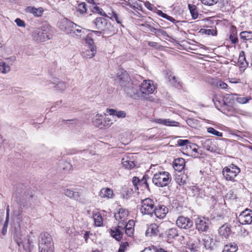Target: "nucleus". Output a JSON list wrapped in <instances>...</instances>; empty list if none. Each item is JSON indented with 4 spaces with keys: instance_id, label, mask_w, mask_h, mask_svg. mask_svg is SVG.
Here are the masks:
<instances>
[{
    "instance_id": "obj_60",
    "label": "nucleus",
    "mask_w": 252,
    "mask_h": 252,
    "mask_svg": "<svg viewBox=\"0 0 252 252\" xmlns=\"http://www.w3.org/2000/svg\"><path fill=\"white\" fill-rule=\"evenodd\" d=\"M140 179L136 177H134L132 179V183L136 189H138V186L139 184Z\"/></svg>"
},
{
    "instance_id": "obj_61",
    "label": "nucleus",
    "mask_w": 252,
    "mask_h": 252,
    "mask_svg": "<svg viewBox=\"0 0 252 252\" xmlns=\"http://www.w3.org/2000/svg\"><path fill=\"white\" fill-rule=\"evenodd\" d=\"M14 241L17 243V244L18 245V246L19 247H20L21 246V244L22 243V242L21 238L18 237L17 234L14 235Z\"/></svg>"
},
{
    "instance_id": "obj_48",
    "label": "nucleus",
    "mask_w": 252,
    "mask_h": 252,
    "mask_svg": "<svg viewBox=\"0 0 252 252\" xmlns=\"http://www.w3.org/2000/svg\"><path fill=\"white\" fill-rule=\"evenodd\" d=\"M85 42L87 45V47L89 48H92V47H96V46L94 45L93 39L88 36L85 39Z\"/></svg>"
},
{
    "instance_id": "obj_58",
    "label": "nucleus",
    "mask_w": 252,
    "mask_h": 252,
    "mask_svg": "<svg viewBox=\"0 0 252 252\" xmlns=\"http://www.w3.org/2000/svg\"><path fill=\"white\" fill-rule=\"evenodd\" d=\"M141 252H158V249L154 246L145 248Z\"/></svg>"
},
{
    "instance_id": "obj_41",
    "label": "nucleus",
    "mask_w": 252,
    "mask_h": 252,
    "mask_svg": "<svg viewBox=\"0 0 252 252\" xmlns=\"http://www.w3.org/2000/svg\"><path fill=\"white\" fill-rule=\"evenodd\" d=\"M148 179V177L147 175H145L143 176L142 179L140 180L139 186H141L142 187L147 189L148 190L149 189V185L147 183V179Z\"/></svg>"
},
{
    "instance_id": "obj_53",
    "label": "nucleus",
    "mask_w": 252,
    "mask_h": 252,
    "mask_svg": "<svg viewBox=\"0 0 252 252\" xmlns=\"http://www.w3.org/2000/svg\"><path fill=\"white\" fill-rule=\"evenodd\" d=\"M158 16H160L162 17L165 18L171 22L175 21V20L172 17H170L167 15L166 14L163 13L162 11L159 10H158Z\"/></svg>"
},
{
    "instance_id": "obj_3",
    "label": "nucleus",
    "mask_w": 252,
    "mask_h": 252,
    "mask_svg": "<svg viewBox=\"0 0 252 252\" xmlns=\"http://www.w3.org/2000/svg\"><path fill=\"white\" fill-rule=\"evenodd\" d=\"M39 252H54V246L51 235L47 232L40 235Z\"/></svg>"
},
{
    "instance_id": "obj_16",
    "label": "nucleus",
    "mask_w": 252,
    "mask_h": 252,
    "mask_svg": "<svg viewBox=\"0 0 252 252\" xmlns=\"http://www.w3.org/2000/svg\"><path fill=\"white\" fill-rule=\"evenodd\" d=\"M226 94L222 98L221 96L219 95H215L213 97V101L215 105V107L219 110H220L221 108L225 105L226 103H228V100H230V98H226Z\"/></svg>"
},
{
    "instance_id": "obj_27",
    "label": "nucleus",
    "mask_w": 252,
    "mask_h": 252,
    "mask_svg": "<svg viewBox=\"0 0 252 252\" xmlns=\"http://www.w3.org/2000/svg\"><path fill=\"white\" fill-rule=\"evenodd\" d=\"M107 112L110 115L116 116L118 118H124L126 117V113L124 111H117L113 109H107Z\"/></svg>"
},
{
    "instance_id": "obj_52",
    "label": "nucleus",
    "mask_w": 252,
    "mask_h": 252,
    "mask_svg": "<svg viewBox=\"0 0 252 252\" xmlns=\"http://www.w3.org/2000/svg\"><path fill=\"white\" fill-rule=\"evenodd\" d=\"M219 0H201V2L207 5H213L218 2Z\"/></svg>"
},
{
    "instance_id": "obj_26",
    "label": "nucleus",
    "mask_w": 252,
    "mask_h": 252,
    "mask_svg": "<svg viewBox=\"0 0 252 252\" xmlns=\"http://www.w3.org/2000/svg\"><path fill=\"white\" fill-rule=\"evenodd\" d=\"M93 217L95 226L100 227L103 226V219L101 215L99 212L94 213Z\"/></svg>"
},
{
    "instance_id": "obj_28",
    "label": "nucleus",
    "mask_w": 252,
    "mask_h": 252,
    "mask_svg": "<svg viewBox=\"0 0 252 252\" xmlns=\"http://www.w3.org/2000/svg\"><path fill=\"white\" fill-rule=\"evenodd\" d=\"M96 53V47H92V48H87L83 52V55L86 58H92L94 56Z\"/></svg>"
},
{
    "instance_id": "obj_7",
    "label": "nucleus",
    "mask_w": 252,
    "mask_h": 252,
    "mask_svg": "<svg viewBox=\"0 0 252 252\" xmlns=\"http://www.w3.org/2000/svg\"><path fill=\"white\" fill-rule=\"evenodd\" d=\"M196 229L199 232H207L211 223L208 218L199 217L195 220Z\"/></svg>"
},
{
    "instance_id": "obj_23",
    "label": "nucleus",
    "mask_w": 252,
    "mask_h": 252,
    "mask_svg": "<svg viewBox=\"0 0 252 252\" xmlns=\"http://www.w3.org/2000/svg\"><path fill=\"white\" fill-rule=\"evenodd\" d=\"M158 233V225L156 223H153L150 225L146 231V236L147 237L156 236Z\"/></svg>"
},
{
    "instance_id": "obj_54",
    "label": "nucleus",
    "mask_w": 252,
    "mask_h": 252,
    "mask_svg": "<svg viewBox=\"0 0 252 252\" xmlns=\"http://www.w3.org/2000/svg\"><path fill=\"white\" fill-rule=\"evenodd\" d=\"M213 242V239L212 238H209L207 239H205L204 240V246L207 249H209L212 247L211 243Z\"/></svg>"
},
{
    "instance_id": "obj_63",
    "label": "nucleus",
    "mask_w": 252,
    "mask_h": 252,
    "mask_svg": "<svg viewBox=\"0 0 252 252\" xmlns=\"http://www.w3.org/2000/svg\"><path fill=\"white\" fill-rule=\"evenodd\" d=\"M91 235L90 231H85L84 235V238L85 239V242L86 243H88V240L89 238L90 235Z\"/></svg>"
},
{
    "instance_id": "obj_5",
    "label": "nucleus",
    "mask_w": 252,
    "mask_h": 252,
    "mask_svg": "<svg viewBox=\"0 0 252 252\" xmlns=\"http://www.w3.org/2000/svg\"><path fill=\"white\" fill-rule=\"evenodd\" d=\"M140 211L143 214L149 215L152 216L154 214L156 217H158L154 201L149 198L142 200Z\"/></svg>"
},
{
    "instance_id": "obj_36",
    "label": "nucleus",
    "mask_w": 252,
    "mask_h": 252,
    "mask_svg": "<svg viewBox=\"0 0 252 252\" xmlns=\"http://www.w3.org/2000/svg\"><path fill=\"white\" fill-rule=\"evenodd\" d=\"M237 250V246L236 244H230L224 247L222 252H236Z\"/></svg>"
},
{
    "instance_id": "obj_33",
    "label": "nucleus",
    "mask_w": 252,
    "mask_h": 252,
    "mask_svg": "<svg viewBox=\"0 0 252 252\" xmlns=\"http://www.w3.org/2000/svg\"><path fill=\"white\" fill-rule=\"evenodd\" d=\"M188 176L187 175L181 174L178 175L175 178V181L179 186H182L187 184Z\"/></svg>"
},
{
    "instance_id": "obj_55",
    "label": "nucleus",
    "mask_w": 252,
    "mask_h": 252,
    "mask_svg": "<svg viewBox=\"0 0 252 252\" xmlns=\"http://www.w3.org/2000/svg\"><path fill=\"white\" fill-rule=\"evenodd\" d=\"M170 223L171 222L169 221L162 222L158 224V228H160L161 229H164L166 227H168Z\"/></svg>"
},
{
    "instance_id": "obj_51",
    "label": "nucleus",
    "mask_w": 252,
    "mask_h": 252,
    "mask_svg": "<svg viewBox=\"0 0 252 252\" xmlns=\"http://www.w3.org/2000/svg\"><path fill=\"white\" fill-rule=\"evenodd\" d=\"M104 118V126L105 128L109 127L112 124L113 122L112 120L108 116H106Z\"/></svg>"
},
{
    "instance_id": "obj_17",
    "label": "nucleus",
    "mask_w": 252,
    "mask_h": 252,
    "mask_svg": "<svg viewBox=\"0 0 252 252\" xmlns=\"http://www.w3.org/2000/svg\"><path fill=\"white\" fill-rule=\"evenodd\" d=\"M155 90V88L154 85L149 80L144 81L140 87V90L143 94H152Z\"/></svg>"
},
{
    "instance_id": "obj_22",
    "label": "nucleus",
    "mask_w": 252,
    "mask_h": 252,
    "mask_svg": "<svg viewBox=\"0 0 252 252\" xmlns=\"http://www.w3.org/2000/svg\"><path fill=\"white\" fill-rule=\"evenodd\" d=\"M104 118L102 115H96L93 120V125L100 129H105L104 126Z\"/></svg>"
},
{
    "instance_id": "obj_11",
    "label": "nucleus",
    "mask_w": 252,
    "mask_h": 252,
    "mask_svg": "<svg viewBox=\"0 0 252 252\" xmlns=\"http://www.w3.org/2000/svg\"><path fill=\"white\" fill-rule=\"evenodd\" d=\"M203 147L208 151L213 153H217L219 148L214 139H208L202 141Z\"/></svg>"
},
{
    "instance_id": "obj_57",
    "label": "nucleus",
    "mask_w": 252,
    "mask_h": 252,
    "mask_svg": "<svg viewBox=\"0 0 252 252\" xmlns=\"http://www.w3.org/2000/svg\"><path fill=\"white\" fill-rule=\"evenodd\" d=\"M178 144L180 146H186V147H187V145L189 144V141L188 140H182L180 139L178 141Z\"/></svg>"
},
{
    "instance_id": "obj_49",
    "label": "nucleus",
    "mask_w": 252,
    "mask_h": 252,
    "mask_svg": "<svg viewBox=\"0 0 252 252\" xmlns=\"http://www.w3.org/2000/svg\"><path fill=\"white\" fill-rule=\"evenodd\" d=\"M94 5L95 6H94V7L92 9V11L93 12L99 13V14H100V15H101L102 16H104V17L107 16V15L105 12H103V13L102 12V11H103L102 10V9H101L99 7L97 6L96 4Z\"/></svg>"
},
{
    "instance_id": "obj_8",
    "label": "nucleus",
    "mask_w": 252,
    "mask_h": 252,
    "mask_svg": "<svg viewBox=\"0 0 252 252\" xmlns=\"http://www.w3.org/2000/svg\"><path fill=\"white\" fill-rule=\"evenodd\" d=\"M239 222L242 224H249L252 222V211L246 209L238 217Z\"/></svg>"
},
{
    "instance_id": "obj_15",
    "label": "nucleus",
    "mask_w": 252,
    "mask_h": 252,
    "mask_svg": "<svg viewBox=\"0 0 252 252\" xmlns=\"http://www.w3.org/2000/svg\"><path fill=\"white\" fill-rule=\"evenodd\" d=\"M171 180V175L168 172H158V186H167Z\"/></svg>"
},
{
    "instance_id": "obj_64",
    "label": "nucleus",
    "mask_w": 252,
    "mask_h": 252,
    "mask_svg": "<svg viewBox=\"0 0 252 252\" xmlns=\"http://www.w3.org/2000/svg\"><path fill=\"white\" fill-rule=\"evenodd\" d=\"M187 230H188V235L190 236H193L196 233L195 229L194 228H190L189 229H187Z\"/></svg>"
},
{
    "instance_id": "obj_43",
    "label": "nucleus",
    "mask_w": 252,
    "mask_h": 252,
    "mask_svg": "<svg viewBox=\"0 0 252 252\" xmlns=\"http://www.w3.org/2000/svg\"><path fill=\"white\" fill-rule=\"evenodd\" d=\"M10 70V66L4 62L0 63V71L1 73L5 74Z\"/></svg>"
},
{
    "instance_id": "obj_20",
    "label": "nucleus",
    "mask_w": 252,
    "mask_h": 252,
    "mask_svg": "<svg viewBox=\"0 0 252 252\" xmlns=\"http://www.w3.org/2000/svg\"><path fill=\"white\" fill-rule=\"evenodd\" d=\"M98 195L102 198L112 199L114 196L113 190L108 188H103L99 192Z\"/></svg>"
},
{
    "instance_id": "obj_18",
    "label": "nucleus",
    "mask_w": 252,
    "mask_h": 252,
    "mask_svg": "<svg viewBox=\"0 0 252 252\" xmlns=\"http://www.w3.org/2000/svg\"><path fill=\"white\" fill-rule=\"evenodd\" d=\"M106 17H108L112 20H115L120 27L124 28V26L123 25L124 18L120 13H117L116 11L112 10L111 12L108 13Z\"/></svg>"
},
{
    "instance_id": "obj_30",
    "label": "nucleus",
    "mask_w": 252,
    "mask_h": 252,
    "mask_svg": "<svg viewBox=\"0 0 252 252\" xmlns=\"http://www.w3.org/2000/svg\"><path fill=\"white\" fill-rule=\"evenodd\" d=\"M165 235L169 239H174L178 236V230L175 227L169 228L165 231Z\"/></svg>"
},
{
    "instance_id": "obj_1",
    "label": "nucleus",
    "mask_w": 252,
    "mask_h": 252,
    "mask_svg": "<svg viewBox=\"0 0 252 252\" xmlns=\"http://www.w3.org/2000/svg\"><path fill=\"white\" fill-rule=\"evenodd\" d=\"M116 80L123 89L127 94L133 92V83L128 72L123 69L118 71Z\"/></svg>"
},
{
    "instance_id": "obj_56",
    "label": "nucleus",
    "mask_w": 252,
    "mask_h": 252,
    "mask_svg": "<svg viewBox=\"0 0 252 252\" xmlns=\"http://www.w3.org/2000/svg\"><path fill=\"white\" fill-rule=\"evenodd\" d=\"M217 86L222 89H225L228 87V85H227V84H226L225 83H224L221 81H218L217 82Z\"/></svg>"
},
{
    "instance_id": "obj_40",
    "label": "nucleus",
    "mask_w": 252,
    "mask_h": 252,
    "mask_svg": "<svg viewBox=\"0 0 252 252\" xmlns=\"http://www.w3.org/2000/svg\"><path fill=\"white\" fill-rule=\"evenodd\" d=\"M239 62L241 63V67L246 68L248 66V63L247 62L245 56V53L243 51H242L239 56Z\"/></svg>"
},
{
    "instance_id": "obj_46",
    "label": "nucleus",
    "mask_w": 252,
    "mask_h": 252,
    "mask_svg": "<svg viewBox=\"0 0 252 252\" xmlns=\"http://www.w3.org/2000/svg\"><path fill=\"white\" fill-rule=\"evenodd\" d=\"M162 72L164 76L166 78H167L168 80L173 76L172 75L173 73L172 72V71L169 68H167L166 67V69L165 70H163Z\"/></svg>"
},
{
    "instance_id": "obj_42",
    "label": "nucleus",
    "mask_w": 252,
    "mask_h": 252,
    "mask_svg": "<svg viewBox=\"0 0 252 252\" xmlns=\"http://www.w3.org/2000/svg\"><path fill=\"white\" fill-rule=\"evenodd\" d=\"M240 36L244 40H251L252 39V32L248 31L242 32L240 33Z\"/></svg>"
},
{
    "instance_id": "obj_45",
    "label": "nucleus",
    "mask_w": 252,
    "mask_h": 252,
    "mask_svg": "<svg viewBox=\"0 0 252 252\" xmlns=\"http://www.w3.org/2000/svg\"><path fill=\"white\" fill-rule=\"evenodd\" d=\"M129 247V243L127 242H122L118 252H125Z\"/></svg>"
},
{
    "instance_id": "obj_12",
    "label": "nucleus",
    "mask_w": 252,
    "mask_h": 252,
    "mask_svg": "<svg viewBox=\"0 0 252 252\" xmlns=\"http://www.w3.org/2000/svg\"><path fill=\"white\" fill-rule=\"evenodd\" d=\"M122 230H125L126 234L129 237L133 236L134 232L135 221L133 220H130L127 222L122 223L121 224Z\"/></svg>"
},
{
    "instance_id": "obj_31",
    "label": "nucleus",
    "mask_w": 252,
    "mask_h": 252,
    "mask_svg": "<svg viewBox=\"0 0 252 252\" xmlns=\"http://www.w3.org/2000/svg\"><path fill=\"white\" fill-rule=\"evenodd\" d=\"M229 103H231L230 101H228V103H226L220 109V111L226 115H231V113L233 111V108L231 107Z\"/></svg>"
},
{
    "instance_id": "obj_24",
    "label": "nucleus",
    "mask_w": 252,
    "mask_h": 252,
    "mask_svg": "<svg viewBox=\"0 0 252 252\" xmlns=\"http://www.w3.org/2000/svg\"><path fill=\"white\" fill-rule=\"evenodd\" d=\"M231 232L230 226L227 224H224L219 229V233L220 235L225 238H227Z\"/></svg>"
},
{
    "instance_id": "obj_25",
    "label": "nucleus",
    "mask_w": 252,
    "mask_h": 252,
    "mask_svg": "<svg viewBox=\"0 0 252 252\" xmlns=\"http://www.w3.org/2000/svg\"><path fill=\"white\" fill-rule=\"evenodd\" d=\"M27 11L33 14L35 16L40 17L43 14V9L42 7L38 8L32 6H29L27 8Z\"/></svg>"
},
{
    "instance_id": "obj_14",
    "label": "nucleus",
    "mask_w": 252,
    "mask_h": 252,
    "mask_svg": "<svg viewBox=\"0 0 252 252\" xmlns=\"http://www.w3.org/2000/svg\"><path fill=\"white\" fill-rule=\"evenodd\" d=\"M77 27V25L69 20H66L62 22V25H61V28L62 30L66 33L72 34V35L73 33H74V30L75 29V28Z\"/></svg>"
},
{
    "instance_id": "obj_50",
    "label": "nucleus",
    "mask_w": 252,
    "mask_h": 252,
    "mask_svg": "<svg viewBox=\"0 0 252 252\" xmlns=\"http://www.w3.org/2000/svg\"><path fill=\"white\" fill-rule=\"evenodd\" d=\"M236 198V195L232 190L229 191L225 196L226 200H234Z\"/></svg>"
},
{
    "instance_id": "obj_21",
    "label": "nucleus",
    "mask_w": 252,
    "mask_h": 252,
    "mask_svg": "<svg viewBox=\"0 0 252 252\" xmlns=\"http://www.w3.org/2000/svg\"><path fill=\"white\" fill-rule=\"evenodd\" d=\"M186 161L183 158H177L173 162L174 169L178 172H181L185 168Z\"/></svg>"
},
{
    "instance_id": "obj_44",
    "label": "nucleus",
    "mask_w": 252,
    "mask_h": 252,
    "mask_svg": "<svg viewBox=\"0 0 252 252\" xmlns=\"http://www.w3.org/2000/svg\"><path fill=\"white\" fill-rule=\"evenodd\" d=\"M74 31V33L73 34V36H76V37L78 38H81L84 36V32L80 26H78L77 28H75Z\"/></svg>"
},
{
    "instance_id": "obj_38",
    "label": "nucleus",
    "mask_w": 252,
    "mask_h": 252,
    "mask_svg": "<svg viewBox=\"0 0 252 252\" xmlns=\"http://www.w3.org/2000/svg\"><path fill=\"white\" fill-rule=\"evenodd\" d=\"M188 6L192 18L194 19H196L198 15L196 6L190 4H189Z\"/></svg>"
},
{
    "instance_id": "obj_4",
    "label": "nucleus",
    "mask_w": 252,
    "mask_h": 252,
    "mask_svg": "<svg viewBox=\"0 0 252 252\" xmlns=\"http://www.w3.org/2000/svg\"><path fill=\"white\" fill-rule=\"evenodd\" d=\"M32 36L37 42H45L51 38V29L47 26L37 28L33 32Z\"/></svg>"
},
{
    "instance_id": "obj_6",
    "label": "nucleus",
    "mask_w": 252,
    "mask_h": 252,
    "mask_svg": "<svg viewBox=\"0 0 252 252\" xmlns=\"http://www.w3.org/2000/svg\"><path fill=\"white\" fill-rule=\"evenodd\" d=\"M240 172V169L236 165L231 164L225 167L222 170V174L227 181H232Z\"/></svg>"
},
{
    "instance_id": "obj_13",
    "label": "nucleus",
    "mask_w": 252,
    "mask_h": 252,
    "mask_svg": "<svg viewBox=\"0 0 252 252\" xmlns=\"http://www.w3.org/2000/svg\"><path fill=\"white\" fill-rule=\"evenodd\" d=\"M122 227L124 226L118 223L117 226L112 227L109 230L110 235L118 241H120L123 238L124 233L123 230H122Z\"/></svg>"
},
{
    "instance_id": "obj_9",
    "label": "nucleus",
    "mask_w": 252,
    "mask_h": 252,
    "mask_svg": "<svg viewBox=\"0 0 252 252\" xmlns=\"http://www.w3.org/2000/svg\"><path fill=\"white\" fill-rule=\"evenodd\" d=\"M129 216L128 211L124 208H119L117 212L115 213V219L118 221V223L121 224L122 223L126 222Z\"/></svg>"
},
{
    "instance_id": "obj_32",
    "label": "nucleus",
    "mask_w": 252,
    "mask_h": 252,
    "mask_svg": "<svg viewBox=\"0 0 252 252\" xmlns=\"http://www.w3.org/2000/svg\"><path fill=\"white\" fill-rule=\"evenodd\" d=\"M158 124H162L166 126H177L179 123L174 121H170L169 119H158Z\"/></svg>"
},
{
    "instance_id": "obj_29",
    "label": "nucleus",
    "mask_w": 252,
    "mask_h": 252,
    "mask_svg": "<svg viewBox=\"0 0 252 252\" xmlns=\"http://www.w3.org/2000/svg\"><path fill=\"white\" fill-rule=\"evenodd\" d=\"M122 163L123 166L127 169H133L135 166L134 162L129 160L127 157L122 158Z\"/></svg>"
},
{
    "instance_id": "obj_39",
    "label": "nucleus",
    "mask_w": 252,
    "mask_h": 252,
    "mask_svg": "<svg viewBox=\"0 0 252 252\" xmlns=\"http://www.w3.org/2000/svg\"><path fill=\"white\" fill-rule=\"evenodd\" d=\"M168 81L173 86L176 88H180L182 87L181 82L174 75L172 76V77L169 79Z\"/></svg>"
},
{
    "instance_id": "obj_62",
    "label": "nucleus",
    "mask_w": 252,
    "mask_h": 252,
    "mask_svg": "<svg viewBox=\"0 0 252 252\" xmlns=\"http://www.w3.org/2000/svg\"><path fill=\"white\" fill-rule=\"evenodd\" d=\"M64 193L66 196L72 198V196H73V191L68 189H64Z\"/></svg>"
},
{
    "instance_id": "obj_35",
    "label": "nucleus",
    "mask_w": 252,
    "mask_h": 252,
    "mask_svg": "<svg viewBox=\"0 0 252 252\" xmlns=\"http://www.w3.org/2000/svg\"><path fill=\"white\" fill-rule=\"evenodd\" d=\"M77 11L81 15L87 13V4L85 2H82L78 5L77 7Z\"/></svg>"
},
{
    "instance_id": "obj_19",
    "label": "nucleus",
    "mask_w": 252,
    "mask_h": 252,
    "mask_svg": "<svg viewBox=\"0 0 252 252\" xmlns=\"http://www.w3.org/2000/svg\"><path fill=\"white\" fill-rule=\"evenodd\" d=\"M226 98H230V100H236L240 104H245L251 99V97H243L237 94H226Z\"/></svg>"
},
{
    "instance_id": "obj_34",
    "label": "nucleus",
    "mask_w": 252,
    "mask_h": 252,
    "mask_svg": "<svg viewBox=\"0 0 252 252\" xmlns=\"http://www.w3.org/2000/svg\"><path fill=\"white\" fill-rule=\"evenodd\" d=\"M168 212V209L163 205H158V219H163Z\"/></svg>"
},
{
    "instance_id": "obj_10",
    "label": "nucleus",
    "mask_w": 252,
    "mask_h": 252,
    "mask_svg": "<svg viewBox=\"0 0 252 252\" xmlns=\"http://www.w3.org/2000/svg\"><path fill=\"white\" fill-rule=\"evenodd\" d=\"M176 222L179 227L185 229L192 228L193 226V222L191 220L183 216L179 217Z\"/></svg>"
},
{
    "instance_id": "obj_59",
    "label": "nucleus",
    "mask_w": 252,
    "mask_h": 252,
    "mask_svg": "<svg viewBox=\"0 0 252 252\" xmlns=\"http://www.w3.org/2000/svg\"><path fill=\"white\" fill-rule=\"evenodd\" d=\"M15 22L16 23V24L17 25V26L19 27H25V22L23 20H22L19 18L16 19V20H15Z\"/></svg>"
},
{
    "instance_id": "obj_2",
    "label": "nucleus",
    "mask_w": 252,
    "mask_h": 252,
    "mask_svg": "<svg viewBox=\"0 0 252 252\" xmlns=\"http://www.w3.org/2000/svg\"><path fill=\"white\" fill-rule=\"evenodd\" d=\"M92 24L94 25V29L97 30V31H93V32L99 34L109 33V32L113 31V27L111 23L104 17H96L93 21Z\"/></svg>"
},
{
    "instance_id": "obj_47",
    "label": "nucleus",
    "mask_w": 252,
    "mask_h": 252,
    "mask_svg": "<svg viewBox=\"0 0 252 252\" xmlns=\"http://www.w3.org/2000/svg\"><path fill=\"white\" fill-rule=\"evenodd\" d=\"M207 132L219 137H221L222 133L216 130L213 127H210L207 128Z\"/></svg>"
},
{
    "instance_id": "obj_37",
    "label": "nucleus",
    "mask_w": 252,
    "mask_h": 252,
    "mask_svg": "<svg viewBox=\"0 0 252 252\" xmlns=\"http://www.w3.org/2000/svg\"><path fill=\"white\" fill-rule=\"evenodd\" d=\"M197 145L194 143H189L188 145H187V149L188 151V152L191 153V152L194 153V154L192 155V156L196 157V154L197 153Z\"/></svg>"
}]
</instances>
